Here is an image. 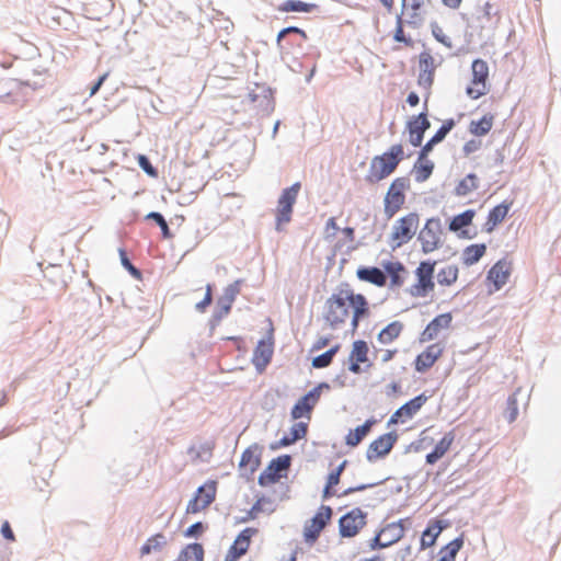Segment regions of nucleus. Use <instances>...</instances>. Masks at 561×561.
I'll return each instance as SVG.
<instances>
[{"mask_svg": "<svg viewBox=\"0 0 561 561\" xmlns=\"http://www.w3.org/2000/svg\"><path fill=\"white\" fill-rule=\"evenodd\" d=\"M367 313L366 298L351 289H341L331 295L323 309V318L331 329H341L350 322L352 332L357 329L359 320Z\"/></svg>", "mask_w": 561, "mask_h": 561, "instance_id": "1", "label": "nucleus"}, {"mask_svg": "<svg viewBox=\"0 0 561 561\" xmlns=\"http://www.w3.org/2000/svg\"><path fill=\"white\" fill-rule=\"evenodd\" d=\"M404 158L403 147L393 145L389 151L381 156H377L371 160L369 168V180L379 182L389 176Z\"/></svg>", "mask_w": 561, "mask_h": 561, "instance_id": "2", "label": "nucleus"}, {"mask_svg": "<svg viewBox=\"0 0 561 561\" xmlns=\"http://www.w3.org/2000/svg\"><path fill=\"white\" fill-rule=\"evenodd\" d=\"M420 226V217L416 213L397 219L389 232L388 244L392 250H397L409 243L415 236Z\"/></svg>", "mask_w": 561, "mask_h": 561, "instance_id": "3", "label": "nucleus"}, {"mask_svg": "<svg viewBox=\"0 0 561 561\" xmlns=\"http://www.w3.org/2000/svg\"><path fill=\"white\" fill-rule=\"evenodd\" d=\"M417 240L424 254L433 253L444 245L445 233L439 218H430L420 230Z\"/></svg>", "mask_w": 561, "mask_h": 561, "instance_id": "4", "label": "nucleus"}, {"mask_svg": "<svg viewBox=\"0 0 561 561\" xmlns=\"http://www.w3.org/2000/svg\"><path fill=\"white\" fill-rule=\"evenodd\" d=\"M300 191V183H295L285 188L277 202L276 207V229L282 230L285 225L291 220L294 205Z\"/></svg>", "mask_w": 561, "mask_h": 561, "instance_id": "5", "label": "nucleus"}, {"mask_svg": "<svg viewBox=\"0 0 561 561\" xmlns=\"http://www.w3.org/2000/svg\"><path fill=\"white\" fill-rule=\"evenodd\" d=\"M410 188L408 178H398L390 185L385 197V215L393 217L405 202V192Z\"/></svg>", "mask_w": 561, "mask_h": 561, "instance_id": "6", "label": "nucleus"}, {"mask_svg": "<svg viewBox=\"0 0 561 561\" xmlns=\"http://www.w3.org/2000/svg\"><path fill=\"white\" fill-rule=\"evenodd\" d=\"M471 70L472 79L466 89V93L470 99L477 100L489 92V67L484 60L476 59L472 62Z\"/></svg>", "mask_w": 561, "mask_h": 561, "instance_id": "7", "label": "nucleus"}, {"mask_svg": "<svg viewBox=\"0 0 561 561\" xmlns=\"http://www.w3.org/2000/svg\"><path fill=\"white\" fill-rule=\"evenodd\" d=\"M404 531L405 528L402 520L389 523L382 526L370 540L369 548L376 550L390 547L404 536Z\"/></svg>", "mask_w": 561, "mask_h": 561, "instance_id": "8", "label": "nucleus"}, {"mask_svg": "<svg viewBox=\"0 0 561 561\" xmlns=\"http://www.w3.org/2000/svg\"><path fill=\"white\" fill-rule=\"evenodd\" d=\"M434 267L435 262H421L416 268V283L411 287V294L414 297H425L434 289Z\"/></svg>", "mask_w": 561, "mask_h": 561, "instance_id": "9", "label": "nucleus"}, {"mask_svg": "<svg viewBox=\"0 0 561 561\" xmlns=\"http://www.w3.org/2000/svg\"><path fill=\"white\" fill-rule=\"evenodd\" d=\"M323 389H329V385L324 382L320 383L299 399L291 410L293 419L299 420L307 417L309 420L311 411L318 403Z\"/></svg>", "mask_w": 561, "mask_h": 561, "instance_id": "10", "label": "nucleus"}, {"mask_svg": "<svg viewBox=\"0 0 561 561\" xmlns=\"http://www.w3.org/2000/svg\"><path fill=\"white\" fill-rule=\"evenodd\" d=\"M217 485L215 481H208L198 488L196 495L187 504L186 512L196 514L209 506L216 496Z\"/></svg>", "mask_w": 561, "mask_h": 561, "instance_id": "11", "label": "nucleus"}, {"mask_svg": "<svg viewBox=\"0 0 561 561\" xmlns=\"http://www.w3.org/2000/svg\"><path fill=\"white\" fill-rule=\"evenodd\" d=\"M332 516V510L329 506H321L313 518L305 526L304 537L306 542L312 545L319 537L322 529Z\"/></svg>", "mask_w": 561, "mask_h": 561, "instance_id": "12", "label": "nucleus"}, {"mask_svg": "<svg viewBox=\"0 0 561 561\" xmlns=\"http://www.w3.org/2000/svg\"><path fill=\"white\" fill-rule=\"evenodd\" d=\"M366 525V514L354 508L340 519V534L342 537H354Z\"/></svg>", "mask_w": 561, "mask_h": 561, "instance_id": "13", "label": "nucleus"}, {"mask_svg": "<svg viewBox=\"0 0 561 561\" xmlns=\"http://www.w3.org/2000/svg\"><path fill=\"white\" fill-rule=\"evenodd\" d=\"M445 345L440 342L428 345L422 353H420L414 362V367L417 373H426L434 366L437 359L443 355Z\"/></svg>", "mask_w": 561, "mask_h": 561, "instance_id": "14", "label": "nucleus"}, {"mask_svg": "<svg viewBox=\"0 0 561 561\" xmlns=\"http://www.w3.org/2000/svg\"><path fill=\"white\" fill-rule=\"evenodd\" d=\"M407 24L419 26L425 19V0H402V14Z\"/></svg>", "mask_w": 561, "mask_h": 561, "instance_id": "15", "label": "nucleus"}, {"mask_svg": "<svg viewBox=\"0 0 561 561\" xmlns=\"http://www.w3.org/2000/svg\"><path fill=\"white\" fill-rule=\"evenodd\" d=\"M426 400L427 398L424 394H420L410 400L408 403L403 404L391 415L389 425L405 423L407 421L411 420L424 405Z\"/></svg>", "mask_w": 561, "mask_h": 561, "instance_id": "16", "label": "nucleus"}, {"mask_svg": "<svg viewBox=\"0 0 561 561\" xmlns=\"http://www.w3.org/2000/svg\"><path fill=\"white\" fill-rule=\"evenodd\" d=\"M512 273V263L507 260L497 261L489 271L486 279L493 285V291L500 290L508 280Z\"/></svg>", "mask_w": 561, "mask_h": 561, "instance_id": "17", "label": "nucleus"}, {"mask_svg": "<svg viewBox=\"0 0 561 561\" xmlns=\"http://www.w3.org/2000/svg\"><path fill=\"white\" fill-rule=\"evenodd\" d=\"M397 438L396 434L388 433L374 440L367 450L368 460L374 461L389 454L397 442Z\"/></svg>", "mask_w": 561, "mask_h": 561, "instance_id": "18", "label": "nucleus"}, {"mask_svg": "<svg viewBox=\"0 0 561 561\" xmlns=\"http://www.w3.org/2000/svg\"><path fill=\"white\" fill-rule=\"evenodd\" d=\"M256 534L254 528H245L234 540L233 545L229 549L225 561H237L242 557L249 549L251 538Z\"/></svg>", "mask_w": 561, "mask_h": 561, "instance_id": "19", "label": "nucleus"}, {"mask_svg": "<svg viewBox=\"0 0 561 561\" xmlns=\"http://www.w3.org/2000/svg\"><path fill=\"white\" fill-rule=\"evenodd\" d=\"M453 321L450 313H442L434 318L421 334V342H430L435 340L443 330H447Z\"/></svg>", "mask_w": 561, "mask_h": 561, "instance_id": "20", "label": "nucleus"}, {"mask_svg": "<svg viewBox=\"0 0 561 561\" xmlns=\"http://www.w3.org/2000/svg\"><path fill=\"white\" fill-rule=\"evenodd\" d=\"M273 352L274 343L272 337L259 342L252 359L253 365L256 367L259 371H263L265 367L270 364L273 356Z\"/></svg>", "mask_w": 561, "mask_h": 561, "instance_id": "21", "label": "nucleus"}, {"mask_svg": "<svg viewBox=\"0 0 561 561\" xmlns=\"http://www.w3.org/2000/svg\"><path fill=\"white\" fill-rule=\"evenodd\" d=\"M430 127V122L424 114H420L409 123V140L414 146L421 145L424 131Z\"/></svg>", "mask_w": 561, "mask_h": 561, "instance_id": "22", "label": "nucleus"}, {"mask_svg": "<svg viewBox=\"0 0 561 561\" xmlns=\"http://www.w3.org/2000/svg\"><path fill=\"white\" fill-rule=\"evenodd\" d=\"M446 527V525L443 524L442 520H431L426 527V529L423 531L421 537V549L425 550L432 546L435 545L438 536L443 531V529Z\"/></svg>", "mask_w": 561, "mask_h": 561, "instance_id": "23", "label": "nucleus"}, {"mask_svg": "<svg viewBox=\"0 0 561 561\" xmlns=\"http://www.w3.org/2000/svg\"><path fill=\"white\" fill-rule=\"evenodd\" d=\"M455 439L453 432H448L444 437L436 444L434 450L426 456V462L434 465L449 450Z\"/></svg>", "mask_w": 561, "mask_h": 561, "instance_id": "24", "label": "nucleus"}, {"mask_svg": "<svg viewBox=\"0 0 561 561\" xmlns=\"http://www.w3.org/2000/svg\"><path fill=\"white\" fill-rule=\"evenodd\" d=\"M260 466V449L257 446H250L244 450L240 460V468L247 472H254Z\"/></svg>", "mask_w": 561, "mask_h": 561, "instance_id": "25", "label": "nucleus"}, {"mask_svg": "<svg viewBox=\"0 0 561 561\" xmlns=\"http://www.w3.org/2000/svg\"><path fill=\"white\" fill-rule=\"evenodd\" d=\"M240 291V283L234 282L233 284L228 285L225 288V293L222 297L218 301V306L221 309V316H226L229 313L231 306Z\"/></svg>", "mask_w": 561, "mask_h": 561, "instance_id": "26", "label": "nucleus"}, {"mask_svg": "<svg viewBox=\"0 0 561 561\" xmlns=\"http://www.w3.org/2000/svg\"><path fill=\"white\" fill-rule=\"evenodd\" d=\"M357 276L360 280H365L377 286H383L387 280L385 273L377 267L359 268L357 271Z\"/></svg>", "mask_w": 561, "mask_h": 561, "instance_id": "27", "label": "nucleus"}, {"mask_svg": "<svg viewBox=\"0 0 561 561\" xmlns=\"http://www.w3.org/2000/svg\"><path fill=\"white\" fill-rule=\"evenodd\" d=\"M510 210V205L500 204L495 206L489 214L488 220L485 222V229L488 232L493 231V229L501 224L505 217L507 216Z\"/></svg>", "mask_w": 561, "mask_h": 561, "instance_id": "28", "label": "nucleus"}, {"mask_svg": "<svg viewBox=\"0 0 561 561\" xmlns=\"http://www.w3.org/2000/svg\"><path fill=\"white\" fill-rule=\"evenodd\" d=\"M486 251L485 244H471L467 247L461 254L462 263L467 266L476 264Z\"/></svg>", "mask_w": 561, "mask_h": 561, "instance_id": "29", "label": "nucleus"}, {"mask_svg": "<svg viewBox=\"0 0 561 561\" xmlns=\"http://www.w3.org/2000/svg\"><path fill=\"white\" fill-rule=\"evenodd\" d=\"M493 123L494 116L492 114H485L479 121H471L469 130L476 136H484L491 130Z\"/></svg>", "mask_w": 561, "mask_h": 561, "instance_id": "30", "label": "nucleus"}, {"mask_svg": "<svg viewBox=\"0 0 561 561\" xmlns=\"http://www.w3.org/2000/svg\"><path fill=\"white\" fill-rule=\"evenodd\" d=\"M167 545V538L162 534H157L150 537L141 547L140 553L141 556L151 554L154 552H160Z\"/></svg>", "mask_w": 561, "mask_h": 561, "instance_id": "31", "label": "nucleus"}, {"mask_svg": "<svg viewBox=\"0 0 561 561\" xmlns=\"http://www.w3.org/2000/svg\"><path fill=\"white\" fill-rule=\"evenodd\" d=\"M204 549L199 543L187 545L180 553L178 561H203Z\"/></svg>", "mask_w": 561, "mask_h": 561, "instance_id": "32", "label": "nucleus"}, {"mask_svg": "<svg viewBox=\"0 0 561 561\" xmlns=\"http://www.w3.org/2000/svg\"><path fill=\"white\" fill-rule=\"evenodd\" d=\"M374 421H366L362 426L356 427L354 431H351L346 436V444L350 446H357L363 438L369 433Z\"/></svg>", "mask_w": 561, "mask_h": 561, "instance_id": "33", "label": "nucleus"}, {"mask_svg": "<svg viewBox=\"0 0 561 561\" xmlns=\"http://www.w3.org/2000/svg\"><path fill=\"white\" fill-rule=\"evenodd\" d=\"M402 331V324L400 322H392L388 324L381 332L378 334V341L381 344H389L394 341Z\"/></svg>", "mask_w": 561, "mask_h": 561, "instance_id": "34", "label": "nucleus"}, {"mask_svg": "<svg viewBox=\"0 0 561 561\" xmlns=\"http://www.w3.org/2000/svg\"><path fill=\"white\" fill-rule=\"evenodd\" d=\"M462 539L457 538L440 549L437 561H455L458 551L462 547Z\"/></svg>", "mask_w": 561, "mask_h": 561, "instance_id": "35", "label": "nucleus"}, {"mask_svg": "<svg viewBox=\"0 0 561 561\" xmlns=\"http://www.w3.org/2000/svg\"><path fill=\"white\" fill-rule=\"evenodd\" d=\"M368 345L365 341H355L348 357V362L366 363L368 360Z\"/></svg>", "mask_w": 561, "mask_h": 561, "instance_id": "36", "label": "nucleus"}, {"mask_svg": "<svg viewBox=\"0 0 561 561\" xmlns=\"http://www.w3.org/2000/svg\"><path fill=\"white\" fill-rule=\"evenodd\" d=\"M420 81L425 83L432 82V73H433V58L430 54H422L420 57Z\"/></svg>", "mask_w": 561, "mask_h": 561, "instance_id": "37", "label": "nucleus"}, {"mask_svg": "<svg viewBox=\"0 0 561 561\" xmlns=\"http://www.w3.org/2000/svg\"><path fill=\"white\" fill-rule=\"evenodd\" d=\"M478 188V178L474 174H468L456 186L458 196H466Z\"/></svg>", "mask_w": 561, "mask_h": 561, "instance_id": "38", "label": "nucleus"}, {"mask_svg": "<svg viewBox=\"0 0 561 561\" xmlns=\"http://www.w3.org/2000/svg\"><path fill=\"white\" fill-rule=\"evenodd\" d=\"M458 278V267L455 265H447L443 267L437 274V282L440 285L449 286Z\"/></svg>", "mask_w": 561, "mask_h": 561, "instance_id": "39", "label": "nucleus"}, {"mask_svg": "<svg viewBox=\"0 0 561 561\" xmlns=\"http://www.w3.org/2000/svg\"><path fill=\"white\" fill-rule=\"evenodd\" d=\"M473 217V210H466L465 213L459 214L451 219L449 224V229L455 232L459 231L460 229L469 226L472 222Z\"/></svg>", "mask_w": 561, "mask_h": 561, "instance_id": "40", "label": "nucleus"}, {"mask_svg": "<svg viewBox=\"0 0 561 561\" xmlns=\"http://www.w3.org/2000/svg\"><path fill=\"white\" fill-rule=\"evenodd\" d=\"M316 5L299 0H287L280 7L283 12H311Z\"/></svg>", "mask_w": 561, "mask_h": 561, "instance_id": "41", "label": "nucleus"}, {"mask_svg": "<svg viewBox=\"0 0 561 561\" xmlns=\"http://www.w3.org/2000/svg\"><path fill=\"white\" fill-rule=\"evenodd\" d=\"M345 463H346L345 461L342 462L334 471H332L329 474L328 483H327V486L324 489V494H323L324 497H329V496H332L335 494V492H333L332 489H333V486L339 484L340 477H341L342 471L344 470Z\"/></svg>", "mask_w": 561, "mask_h": 561, "instance_id": "42", "label": "nucleus"}, {"mask_svg": "<svg viewBox=\"0 0 561 561\" xmlns=\"http://www.w3.org/2000/svg\"><path fill=\"white\" fill-rule=\"evenodd\" d=\"M339 348H340V345H335L334 347L330 348L328 352L314 357L312 359V366L314 368L328 367L331 364L334 355L337 353Z\"/></svg>", "mask_w": 561, "mask_h": 561, "instance_id": "43", "label": "nucleus"}, {"mask_svg": "<svg viewBox=\"0 0 561 561\" xmlns=\"http://www.w3.org/2000/svg\"><path fill=\"white\" fill-rule=\"evenodd\" d=\"M451 127H453V123H449L448 125H443L438 129L436 135L423 147V149H422V157L427 154L432 150V148H433V146L435 144L442 141L446 137V135L449 133Z\"/></svg>", "mask_w": 561, "mask_h": 561, "instance_id": "44", "label": "nucleus"}, {"mask_svg": "<svg viewBox=\"0 0 561 561\" xmlns=\"http://www.w3.org/2000/svg\"><path fill=\"white\" fill-rule=\"evenodd\" d=\"M387 272L391 275V284L400 286L403 283L404 267L401 263H390L386 266Z\"/></svg>", "mask_w": 561, "mask_h": 561, "instance_id": "45", "label": "nucleus"}, {"mask_svg": "<svg viewBox=\"0 0 561 561\" xmlns=\"http://www.w3.org/2000/svg\"><path fill=\"white\" fill-rule=\"evenodd\" d=\"M434 164L427 160H421L415 167V180L417 182L426 181L433 172Z\"/></svg>", "mask_w": 561, "mask_h": 561, "instance_id": "46", "label": "nucleus"}, {"mask_svg": "<svg viewBox=\"0 0 561 561\" xmlns=\"http://www.w3.org/2000/svg\"><path fill=\"white\" fill-rule=\"evenodd\" d=\"M307 433V424L304 422L295 423L291 427V437H285L283 439V445L287 446L300 438H302Z\"/></svg>", "mask_w": 561, "mask_h": 561, "instance_id": "47", "label": "nucleus"}, {"mask_svg": "<svg viewBox=\"0 0 561 561\" xmlns=\"http://www.w3.org/2000/svg\"><path fill=\"white\" fill-rule=\"evenodd\" d=\"M290 465L289 457H279L276 460H273V462L270 466V470H274L276 473H279L284 470H286Z\"/></svg>", "mask_w": 561, "mask_h": 561, "instance_id": "48", "label": "nucleus"}, {"mask_svg": "<svg viewBox=\"0 0 561 561\" xmlns=\"http://www.w3.org/2000/svg\"><path fill=\"white\" fill-rule=\"evenodd\" d=\"M147 218L153 219L158 224V226H160V228L163 232V236L169 237V227H168L165 219L163 218V216L161 214L152 211V213L148 214Z\"/></svg>", "mask_w": 561, "mask_h": 561, "instance_id": "49", "label": "nucleus"}, {"mask_svg": "<svg viewBox=\"0 0 561 561\" xmlns=\"http://www.w3.org/2000/svg\"><path fill=\"white\" fill-rule=\"evenodd\" d=\"M432 33L438 42H440L442 44H444L447 47H451V41L448 36L445 35L442 27H439L438 25H433Z\"/></svg>", "mask_w": 561, "mask_h": 561, "instance_id": "50", "label": "nucleus"}, {"mask_svg": "<svg viewBox=\"0 0 561 561\" xmlns=\"http://www.w3.org/2000/svg\"><path fill=\"white\" fill-rule=\"evenodd\" d=\"M339 231L337 224L334 218H330L327 221L325 229H324V237L327 240H330L335 237L336 232Z\"/></svg>", "mask_w": 561, "mask_h": 561, "instance_id": "51", "label": "nucleus"}, {"mask_svg": "<svg viewBox=\"0 0 561 561\" xmlns=\"http://www.w3.org/2000/svg\"><path fill=\"white\" fill-rule=\"evenodd\" d=\"M138 163L140 165V168L146 172L148 173L149 175H152L154 176L156 175V171L154 169L152 168L151 163L149 162L148 158L140 154L138 157Z\"/></svg>", "mask_w": 561, "mask_h": 561, "instance_id": "52", "label": "nucleus"}, {"mask_svg": "<svg viewBox=\"0 0 561 561\" xmlns=\"http://www.w3.org/2000/svg\"><path fill=\"white\" fill-rule=\"evenodd\" d=\"M480 148H481V140L472 139L465 144L463 152L466 154H471V153L478 151Z\"/></svg>", "mask_w": 561, "mask_h": 561, "instance_id": "53", "label": "nucleus"}, {"mask_svg": "<svg viewBox=\"0 0 561 561\" xmlns=\"http://www.w3.org/2000/svg\"><path fill=\"white\" fill-rule=\"evenodd\" d=\"M204 530V526L202 523H196L188 527L185 531V537H197L199 534H202Z\"/></svg>", "mask_w": 561, "mask_h": 561, "instance_id": "54", "label": "nucleus"}, {"mask_svg": "<svg viewBox=\"0 0 561 561\" xmlns=\"http://www.w3.org/2000/svg\"><path fill=\"white\" fill-rule=\"evenodd\" d=\"M289 33H297V34H300L302 37H306V33L302 30L295 27V26H290V27H286L279 32V34L277 36V42L279 43Z\"/></svg>", "mask_w": 561, "mask_h": 561, "instance_id": "55", "label": "nucleus"}, {"mask_svg": "<svg viewBox=\"0 0 561 561\" xmlns=\"http://www.w3.org/2000/svg\"><path fill=\"white\" fill-rule=\"evenodd\" d=\"M211 302V286L208 285L206 289V296L203 301L196 305V309L199 311H204L207 306Z\"/></svg>", "mask_w": 561, "mask_h": 561, "instance_id": "56", "label": "nucleus"}, {"mask_svg": "<svg viewBox=\"0 0 561 561\" xmlns=\"http://www.w3.org/2000/svg\"><path fill=\"white\" fill-rule=\"evenodd\" d=\"M403 23H405L404 19L398 18V27H397V31H396V34H394V38L398 42H404V35H403V30H402V24Z\"/></svg>", "mask_w": 561, "mask_h": 561, "instance_id": "57", "label": "nucleus"}, {"mask_svg": "<svg viewBox=\"0 0 561 561\" xmlns=\"http://www.w3.org/2000/svg\"><path fill=\"white\" fill-rule=\"evenodd\" d=\"M106 78H107V73H104L103 76H101L99 78L98 82L90 90V96H93L94 94L98 93V91L100 90V88L102 87V84L104 83Z\"/></svg>", "mask_w": 561, "mask_h": 561, "instance_id": "58", "label": "nucleus"}, {"mask_svg": "<svg viewBox=\"0 0 561 561\" xmlns=\"http://www.w3.org/2000/svg\"><path fill=\"white\" fill-rule=\"evenodd\" d=\"M1 533L3 535L4 538L9 539V540H14V535H13V531L9 525V523H4L2 525V528H1Z\"/></svg>", "mask_w": 561, "mask_h": 561, "instance_id": "59", "label": "nucleus"}, {"mask_svg": "<svg viewBox=\"0 0 561 561\" xmlns=\"http://www.w3.org/2000/svg\"><path fill=\"white\" fill-rule=\"evenodd\" d=\"M330 343V339L329 337H320L314 344H313V350L314 351H319V350H322L328 344Z\"/></svg>", "mask_w": 561, "mask_h": 561, "instance_id": "60", "label": "nucleus"}, {"mask_svg": "<svg viewBox=\"0 0 561 561\" xmlns=\"http://www.w3.org/2000/svg\"><path fill=\"white\" fill-rule=\"evenodd\" d=\"M397 351L386 350L381 353V362L387 363L391 360Z\"/></svg>", "mask_w": 561, "mask_h": 561, "instance_id": "61", "label": "nucleus"}, {"mask_svg": "<svg viewBox=\"0 0 561 561\" xmlns=\"http://www.w3.org/2000/svg\"><path fill=\"white\" fill-rule=\"evenodd\" d=\"M419 96L416 93L412 92L408 95V99H407V102L411 105V106H416L419 104Z\"/></svg>", "mask_w": 561, "mask_h": 561, "instance_id": "62", "label": "nucleus"}, {"mask_svg": "<svg viewBox=\"0 0 561 561\" xmlns=\"http://www.w3.org/2000/svg\"><path fill=\"white\" fill-rule=\"evenodd\" d=\"M360 364L362 363H358V362H350L348 369L354 374H359V373H362V369L359 366Z\"/></svg>", "mask_w": 561, "mask_h": 561, "instance_id": "63", "label": "nucleus"}, {"mask_svg": "<svg viewBox=\"0 0 561 561\" xmlns=\"http://www.w3.org/2000/svg\"><path fill=\"white\" fill-rule=\"evenodd\" d=\"M443 3L451 9H456L460 5L461 0H442Z\"/></svg>", "mask_w": 561, "mask_h": 561, "instance_id": "64", "label": "nucleus"}]
</instances>
